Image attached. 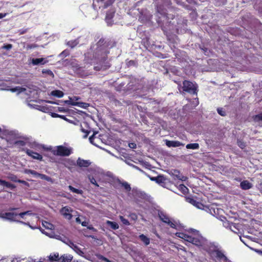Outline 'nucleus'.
Wrapping results in <instances>:
<instances>
[{"label":"nucleus","instance_id":"1","mask_svg":"<svg viewBox=\"0 0 262 262\" xmlns=\"http://www.w3.org/2000/svg\"><path fill=\"white\" fill-rule=\"evenodd\" d=\"M176 235L186 242L201 247L208 252L211 256H213L219 250L216 246L203 237L198 231L194 230L192 233L189 234L183 232H177Z\"/></svg>","mask_w":262,"mask_h":262},{"label":"nucleus","instance_id":"2","mask_svg":"<svg viewBox=\"0 0 262 262\" xmlns=\"http://www.w3.org/2000/svg\"><path fill=\"white\" fill-rule=\"evenodd\" d=\"M93 52L92 60H96L97 62H101L107 58V52L106 46L102 45L100 40L91 49Z\"/></svg>","mask_w":262,"mask_h":262},{"label":"nucleus","instance_id":"3","mask_svg":"<svg viewBox=\"0 0 262 262\" xmlns=\"http://www.w3.org/2000/svg\"><path fill=\"white\" fill-rule=\"evenodd\" d=\"M88 171V177L91 183L99 187L97 182H99L104 176L103 170L99 167H94L89 168Z\"/></svg>","mask_w":262,"mask_h":262},{"label":"nucleus","instance_id":"4","mask_svg":"<svg viewBox=\"0 0 262 262\" xmlns=\"http://www.w3.org/2000/svg\"><path fill=\"white\" fill-rule=\"evenodd\" d=\"M73 149L72 147L67 146V144L64 145L56 146L54 147L52 152L54 155L61 157H68L73 153Z\"/></svg>","mask_w":262,"mask_h":262},{"label":"nucleus","instance_id":"5","mask_svg":"<svg viewBox=\"0 0 262 262\" xmlns=\"http://www.w3.org/2000/svg\"><path fill=\"white\" fill-rule=\"evenodd\" d=\"M17 209V208H10L9 209V212L1 213L0 214V217L11 222H18L24 225H29L32 228L28 223H25L17 220V213L14 211Z\"/></svg>","mask_w":262,"mask_h":262},{"label":"nucleus","instance_id":"6","mask_svg":"<svg viewBox=\"0 0 262 262\" xmlns=\"http://www.w3.org/2000/svg\"><path fill=\"white\" fill-rule=\"evenodd\" d=\"M10 91L12 92H17V94H20L22 92H25V94L28 96H32L34 95L35 93H37L35 88H31L28 87V89L26 88L16 86L14 88L10 89Z\"/></svg>","mask_w":262,"mask_h":262},{"label":"nucleus","instance_id":"7","mask_svg":"<svg viewBox=\"0 0 262 262\" xmlns=\"http://www.w3.org/2000/svg\"><path fill=\"white\" fill-rule=\"evenodd\" d=\"M183 89L184 91L187 92L189 93L193 94H196L197 93L196 85L189 81L185 80L183 82Z\"/></svg>","mask_w":262,"mask_h":262},{"label":"nucleus","instance_id":"8","mask_svg":"<svg viewBox=\"0 0 262 262\" xmlns=\"http://www.w3.org/2000/svg\"><path fill=\"white\" fill-rule=\"evenodd\" d=\"M158 215L160 219V220L167 224L170 227L173 228H176V223L172 221L169 217L163 212L162 211H159L158 213Z\"/></svg>","mask_w":262,"mask_h":262},{"label":"nucleus","instance_id":"9","mask_svg":"<svg viewBox=\"0 0 262 262\" xmlns=\"http://www.w3.org/2000/svg\"><path fill=\"white\" fill-rule=\"evenodd\" d=\"M72 211L73 210L71 207L65 206L60 209V212L65 219L70 220L72 218L71 214Z\"/></svg>","mask_w":262,"mask_h":262},{"label":"nucleus","instance_id":"10","mask_svg":"<svg viewBox=\"0 0 262 262\" xmlns=\"http://www.w3.org/2000/svg\"><path fill=\"white\" fill-rule=\"evenodd\" d=\"M67 241L68 242V243H67L68 245L72 248L77 254L81 256H83L84 252L81 251V250L78 247V246H77L70 239H67Z\"/></svg>","mask_w":262,"mask_h":262},{"label":"nucleus","instance_id":"11","mask_svg":"<svg viewBox=\"0 0 262 262\" xmlns=\"http://www.w3.org/2000/svg\"><path fill=\"white\" fill-rule=\"evenodd\" d=\"M21 139L15 141L14 144L17 146L21 147L28 145L29 143V137H22Z\"/></svg>","mask_w":262,"mask_h":262},{"label":"nucleus","instance_id":"12","mask_svg":"<svg viewBox=\"0 0 262 262\" xmlns=\"http://www.w3.org/2000/svg\"><path fill=\"white\" fill-rule=\"evenodd\" d=\"M48 62V60L45 58L31 59V63L33 66L43 65L47 63Z\"/></svg>","mask_w":262,"mask_h":262},{"label":"nucleus","instance_id":"13","mask_svg":"<svg viewBox=\"0 0 262 262\" xmlns=\"http://www.w3.org/2000/svg\"><path fill=\"white\" fill-rule=\"evenodd\" d=\"M105 1V0H97L99 8H102L103 9H105L111 5L115 1V0H107L106 2L103 4Z\"/></svg>","mask_w":262,"mask_h":262},{"label":"nucleus","instance_id":"14","mask_svg":"<svg viewBox=\"0 0 262 262\" xmlns=\"http://www.w3.org/2000/svg\"><path fill=\"white\" fill-rule=\"evenodd\" d=\"M91 164L90 160H86L78 158L77 160V165L80 167H88Z\"/></svg>","mask_w":262,"mask_h":262},{"label":"nucleus","instance_id":"15","mask_svg":"<svg viewBox=\"0 0 262 262\" xmlns=\"http://www.w3.org/2000/svg\"><path fill=\"white\" fill-rule=\"evenodd\" d=\"M165 144L166 145L169 147H179L180 146H184V144L178 141H169L166 140H165Z\"/></svg>","mask_w":262,"mask_h":262},{"label":"nucleus","instance_id":"16","mask_svg":"<svg viewBox=\"0 0 262 262\" xmlns=\"http://www.w3.org/2000/svg\"><path fill=\"white\" fill-rule=\"evenodd\" d=\"M26 152L28 156L31 157L34 159L41 160L42 159V156L41 155L37 152H34L31 150L27 149Z\"/></svg>","mask_w":262,"mask_h":262},{"label":"nucleus","instance_id":"17","mask_svg":"<svg viewBox=\"0 0 262 262\" xmlns=\"http://www.w3.org/2000/svg\"><path fill=\"white\" fill-rule=\"evenodd\" d=\"M65 102L69 104H71L72 105H75V106H78L79 107H82V108H86L89 105V104L86 103L73 102L71 99H70V100H69L66 101Z\"/></svg>","mask_w":262,"mask_h":262},{"label":"nucleus","instance_id":"18","mask_svg":"<svg viewBox=\"0 0 262 262\" xmlns=\"http://www.w3.org/2000/svg\"><path fill=\"white\" fill-rule=\"evenodd\" d=\"M213 256H215L219 259L222 260L224 262H231L224 254L219 250L216 252Z\"/></svg>","mask_w":262,"mask_h":262},{"label":"nucleus","instance_id":"19","mask_svg":"<svg viewBox=\"0 0 262 262\" xmlns=\"http://www.w3.org/2000/svg\"><path fill=\"white\" fill-rule=\"evenodd\" d=\"M224 219H225V221H223V226L227 228H229V229H230L232 232H236V231L234 229H232V227H234L235 229H236V230H237V228L236 226V225L235 224H233V223H230L228 221H226V219L225 217H223Z\"/></svg>","mask_w":262,"mask_h":262},{"label":"nucleus","instance_id":"20","mask_svg":"<svg viewBox=\"0 0 262 262\" xmlns=\"http://www.w3.org/2000/svg\"><path fill=\"white\" fill-rule=\"evenodd\" d=\"M187 200L190 203H191L198 208L202 209L203 205L201 203L196 201L195 200L192 198H188Z\"/></svg>","mask_w":262,"mask_h":262},{"label":"nucleus","instance_id":"21","mask_svg":"<svg viewBox=\"0 0 262 262\" xmlns=\"http://www.w3.org/2000/svg\"><path fill=\"white\" fill-rule=\"evenodd\" d=\"M241 188L244 190H248L252 187V184L248 181H244L240 184Z\"/></svg>","mask_w":262,"mask_h":262},{"label":"nucleus","instance_id":"22","mask_svg":"<svg viewBox=\"0 0 262 262\" xmlns=\"http://www.w3.org/2000/svg\"><path fill=\"white\" fill-rule=\"evenodd\" d=\"M157 180L156 182L163 187L165 186L167 181V179L163 176H158Z\"/></svg>","mask_w":262,"mask_h":262},{"label":"nucleus","instance_id":"23","mask_svg":"<svg viewBox=\"0 0 262 262\" xmlns=\"http://www.w3.org/2000/svg\"><path fill=\"white\" fill-rule=\"evenodd\" d=\"M72 259V256L71 255L64 254L59 257L58 262H70Z\"/></svg>","mask_w":262,"mask_h":262},{"label":"nucleus","instance_id":"24","mask_svg":"<svg viewBox=\"0 0 262 262\" xmlns=\"http://www.w3.org/2000/svg\"><path fill=\"white\" fill-rule=\"evenodd\" d=\"M105 224L106 225L110 226L113 230H117L119 227L118 224L116 222H115L106 221L105 222Z\"/></svg>","mask_w":262,"mask_h":262},{"label":"nucleus","instance_id":"25","mask_svg":"<svg viewBox=\"0 0 262 262\" xmlns=\"http://www.w3.org/2000/svg\"><path fill=\"white\" fill-rule=\"evenodd\" d=\"M35 214L32 213L31 211H27L20 213H17V218L19 217L22 219H25L26 215H34Z\"/></svg>","mask_w":262,"mask_h":262},{"label":"nucleus","instance_id":"26","mask_svg":"<svg viewBox=\"0 0 262 262\" xmlns=\"http://www.w3.org/2000/svg\"><path fill=\"white\" fill-rule=\"evenodd\" d=\"M114 13L115 11L114 10H112L106 13L105 19L107 24H111V20L113 18Z\"/></svg>","mask_w":262,"mask_h":262},{"label":"nucleus","instance_id":"27","mask_svg":"<svg viewBox=\"0 0 262 262\" xmlns=\"http://www.w3.org/2000/svg\"><path fill=\"white\" fill-rule=\"evenodd\" d=\"M36 177H38L42 180H45L48 182H50L51 183H53V181L51 178L48 177L45 174H41L38 172V174H37Z\"/></svg>","mask_w":262,"mask_h":262},{"label":"nucleus","instance_id":"28","mask_svg":"<svg viewBox=\"0 0 262 262\" xmlns=\"http://www.w3.org/2000/svg\"><path fill=\"white\" fill-rule=\"evenodd\" d=\"M42 225L45 228H46L47 229H50V230H54V229H55V227L53 224H52L47 221H43L42 222Z\"/></svg>","mask_w":262,"mask_h":262},{"label":"nucleus","instance_id":"29","mask_svg":"<svg viewBox=\"0 0 262 262\" xmlns=\"http://www.w3.org/2000/svg\"><path fill=\"white\" fill-rule=\"evenodd\" d=\"M139 238L142 242H143L145 245H148L150 243V239L144 235V234H141L139 235Z\"/></svg>","mask_w":262,"mask_h":262},{"label":"nucleus","instance_id":"30","mask_svg":"<svg viewBox=\"0 0 262 262\" xmlns=\"http://www.w3.org/2000/svg\"><path fill=\"white\" fill-rule=\"evenodd\" d=\"M50 94L58 98H61L63 96V93L59 90L53 91L51 92Z\"/></svg>","mask_w":262,"mask_h":262},{"label":"nucleus","instance_id":"31","mask_svg":"<svg viewBox=\"0 0 262 262\" xmlns=\"http://www.w3.org/2000/svg\"><path fill=\"white\" fill-rule=\"evenodd\" d=\"M174 176L179 180H180L182 181H185L187 178L181 174H180V172L179 171H174V173L173 174Z\"/></svg>","mask_w":262,"mask_h":262},{"label":"nucleus","instance_id":"32","mask_svg":"<svg viewBox=\"0 0 262 262\" xmlns=\"http://www.w3.org/2000/svg\"><path fill=\"white\" fill-rule=\"evenodd\" d=\"M49 260L50 262L56 261L58 262V259L59 258V255L58 253L54 254L53 255L51 254L49 257Z\"/></svg>","mask_w":262,"mask_h":262},{"label":"nucleus","instance_id":"33","mask_svg":"<svg viewBox=\"0 0 262 262\" xmlns=\"http://www.w3.org/2000/svg\"><path fill=\"white\" fill-rule=\"evenodd\" d=\"M186 147L187 149H198L199 148V144L198 143H190L188 144Z\"/></svg>","mask_w":262,"mask_h":262},{"label":"nucleus","instance_id":"34","mask_svg":"<svg viewBox=\"0 0 262 262\" xmlns=\"http://www.w3.org/2000/svg\"><path fill=\"white\" fill-rule=\"evenodd\" d=\"M28 145L31 148H39L40 145L35 142H32L31 140V138L29 137V143H28Z\"/></svg>","mask_w":262,"mask_h":262},{"label":"nucleus","instance_id":"35","mask_svg":"<svg viewBox=\"0 0 262 262\" xmlns=\"http://www.w3.org/2000/svg\"><path fill=\"white\" fill-rule=\"evenodd\" d=\"M79 43V41L78 39H75L74 40H71L67 42V45L71 48H74L75 47L78 43Z\"/></svg>","mask_w":262,"mask_h":262},{"label":"nucleus","instance_id":"36","mask_svg":"<svg viewBox=\"0 0 262 262\" xmlns=\"http://www.w3.org/2000/svg\"><path fill=\"white\" fill-rule=\"evenodd\" d=\"M69 188L72 192H73L74 193H76L77 194H82V190L76 189L71 185L69 186Z\"/></svg>","mask_w":262,"mask_h":262},{"label":"nucleus","instance_id":"37","mask_svg":"<svg viewBox=\"0 0 262 262\" xmlns=\"http://www.w3.org/2000/svg\"><path fill=\"white\" fill-rule=\"evenodd\" d=\"M24 173H30L33 176H34L35 177H36L37 176V174H38V172H36V171L35 170H31V169H25L24 171Z\"/></svg>","mask_w":262,"mask_h":262},{"label":"nucleus","instance_id":"38","mask_svg":"<svg viewBox=\"0 0 262 262\" xmlns=\"http://www.w3.org/2000/svg\"><path fill=\"white\" fill-rule=\"evenodd\" d=\"M3 186H5L8 188H9L11 189H13L15 188V186L13 184H11L8 182H6L5 181H4V182H3Z\"/></svg>","mask_w":262,"mask_h":262},{"label":"nucleus","instance_id":"39","mask_svg":"<svg viewBox=\"0 0 262 262\" xmlns=\"http://www.w3.org/2000/svg\"><path fill=\"white\" fill-rule=\"evenodd\" d=\"M179 188L183 193H187L188 190V188L183 184H180L179 186Z\"/></svg>","mask_w":262,"mask_h":262},{"label":"nucleus","instance_id":"40","mask_svg":"<svg viewBox=\"0 0 262 262\" xmlns=\"http://www.w3.org/2000/svg\"><path fill=\"white\" fill-rule=\"evenodd\" d=\"M122 186L124 187V189L127 191H130L131 190V187L130 185L126 182H124L122 183Z\"/></svg>","mask_w":262,"mask_h":262},{"label":"nucleus","instance_id":"41","mask_svg":"<svg viewBox=\"0 0 262 262\" xmlns=\"http://www.w3.org/2000/svg\"><path fill=\"white\" fill-rule=\"evenodd\" d=\"M119 219L124 225H127V226H128L130 225L129 221L127 219L124 218L123 216L120 215Z\"/></svg>","mask_w":262,"mask_h":262},{"label":"nucleus","instance_id":"42","mask_svg":"<svg viewBox=\"0 0 262 262\" xmlns=\"http://www.w3.org/2000/svg\"><path fill=\"white\" fill-rule=\"evenodd\" d=\"M36 106V109L41 111L43 112H46L48 111V108L47 107L41 105H37Z\"/></svg>","mask_w":262,"mask_h":262},{"label":"nucleus","instance_id":"43","mask_svg":"<svg viewBox=\"0 0 262 262\" xmlns=\"http://www.w3.org/2000/svg\"><path fill=\"white\" fill-rule=\"evenodd\" d=\"M254 120L255 121H262V113L256 115L254 118Z\"/></svg>","mask_w":262,"mask_h":262},{"label":"nucleus","instance_id":"44","mask_svg":"<svg viewBox=\"0 0 262 262\" xmlns=\"http://www.w3.org/2000/svg\"><path fill=\"white\" fill-rule=\"evenodd\" d=\"M217 113L222 116H225L226 115V112L222 108H217Z\"/></svg>","mask_w":262,"mask_h":262},{"label":"nucleus","instance_id":"45","mask_svg":"<svg viewBox=\"0 0 262 262\" xmlns=\"http://www.w3.org/2000/svg\"><path fill=\"white\" fill-rule=\"evenodd\" d=\"M42 73L43 74H48V75H50V76H53V72L51 70H50L43 69L42 71Z\"/></svg>","mask_w":262,"mask_h":262},{"label":"nucleus","instance_id":"46","mask_svg":"<svg viewBox=\"0 0 262 262\" xmlns=\"http://www.w3.org/2000/svg\"><path fill=\"white\" fill-rule=\"evenodd\" d=\"M95 138V134H94L92 136L90 137L89 141L91 143H92V144H93L94 145L97 146L96 144L94 142Z\"/></svg>","mask_w":262,"mask_h":262},{"label":"nucleus","instance_id":"47","mask_svg":"<svg viewBox=\"0 0 262 262\" xmlns=\"http://www.w3.org/2000/svg\"><path fill=\"white\" fill-rule=\"evenodd\" d=\"M12 48V45L11 44H7V45H4L2 47V49H6L7 50H9Z\"/></svg>","mask_w":262,"mask_h":262},{"label":"nucleus","instance_id":"48","mask_svg":"<svg viewBox=\"0 0 262 262\" xmlns=\"http://www.w3.org/2000/svg\"><path fill=\"white\" fill-rule=\"evenodd\" d=\"M129 217L133 221H136L138 219V216L136 213H132L129 214Z\"/></svg>","mask_w":262,"mask_h":262},{"label":"nucleus","instance_id":"49","mask_svg":"<svg viewBox=\"0 0 262 262\" xmlns=\"http://www.w3.org/2000/svg\"><path fill=\"white\" fill-rule=\"evenodd\" d=\"M237 144L242 149H244L246 146L245 143L241 141H238Z\"/></svg>","mask_w":262,"mask_h":262},{"label":"nucleus","instance_id":"50","mask_svg":"<svg viewBox=\"0 0 262 262\" xmlns=\"http://www.w3.org/2000/svg\"><path fill=\"white\" fill-rule=\"evenodd\" d=\"M17 182L19 183H21L27 186H29V184L26 181H24V180H18L17 181Z\"/></svg>","mask_w":262,"mask_h":262},{"label":"nucleus","instance_id":"51","mask_svg":"<svg viewBox=\"0 0 262 262\" xmlns=\"http://www.w3.org/2000/svg\"><path fill=\"white\" fill-rule=\"evenodd\" d=\"M52 116L53 117H61V118H63L64 119H66L64 116H60V115H58V114H57L56 113H52Z\"/></svg>","mask_w":262,"mask_h":262},{"label":"nucleus","instance_id":"52","mask_svg":"<svg viewBox=\"0 0 262 262\" xmlns=\"http://www.w3.org/2000/svg\"><path fill=\"white\" fill-rule=\"evenodd\" d=\"M100 259H101L102 261H105V262H112L111 260L108 259L107 258L101 256L100 258Z\"/></svg>","mask_w":262,"mask_h":262},{"label":"nucleus","instance_id":"53","mask_svg":"<svg viewBox=\"0 0 262 262\" xmlns=\"http://www.w3.org/2000/svg\"><path fill=\"white\" fill-rule=\"evenodd\" d=\"M10 179L14 182H17V181L18 180L17 179V177L15 176H12L10 177Z\"/></svg>","mask_w":262,"mask_h":262},{"label":"nucleus","instance_id":"54","mask_svg":"<svg viewBox=\"0 0 262 262\" xmlns=\"http://www.w3.org/2000/svg\"><path fill=\"white\" fill-rule=\"evenodd\" d=\"M128 146L130 148H135L136 147V144L134 143H130L128 144Z\"/></svg>","mask_w":262,"mask_h":262},{"label":"nucleus","instance_id":"55","mask_svg":"<svg viewBox=\"0 0 262 262\" xmlns=\"http://www.w3.org/2000/svg\"><path fill=\"white\" fill-rule=\"evenodd\" d=\"M24 261H25V259L20 260L17 258H15L11 260V262H24Z\"/></svg>","mask_w":262,"mask_h":262},{"label":"nucleus","instance_id":"56","mask_svg":"<svg viewBox=\"0 0 262 262\" xmlns=\"http://www.w3.org/2000/svg\"><path fill=\"white\" fill-rule=\"evenodd\" d=\"M27 32V29H21L19 31L20 34H23Z\"/></svg>","mask_w":262,"mask_h":262},{"label":"nucleus","instance_id":"57","mask_svg":"<svg viewBox=\"0 0 262 262\" xmlns=\"http://www.w3.org/2000/svg\"><path fill=\"white\" fill-rule=\"evenodd\" d=\"M36 47V45H35L34 44H32V45H28L27 46V49H31V48H35Z\"/></svg>","mask_w":262,"mask_h":262},{"label":"nucleus","instance_id":"58","mask_svg":"<svg viewBox=\"0 0 262 262\" xmlns=\"http://www.w3.org/2000/svg\"><path fill=\"white\" fill-rule=\"evenodd\" d=\"M67 55V54L66 52V51H63L62 53H61L60 54H59V56L60 57H64V56H66Z\"/></svg>","mask_w":262,"mask_h":262},{"label":"nucleus","instance_id":"59","mask_svg":"<svg viewBox=\"0 0 262 262\" xmlns=\"http://www.w3.org/2000/svg\"><path fill=\"white\" fill-rule=\"evenodd\" d=\"M89 223L87 221H83L81 222V225L83 227H86L88 225Z\"/></svg>","mask_w":262,"mask_h":262},{"label":"nucleus","instance_id":"60","mask_svg":"<svg viewBox=\"0 0 262 262\" xmlns=\"http://www.w3.org/2000/svg\"><path fill=\"white\" fill-rule=\"evenodd\" d=\"M81 130H82V132L85 133V135H84V137L86 138L88 136L89 132L88 131H85V130H84L83 128H81Z\"/></svg>","mask_w":262,"mask_h":262},{"label":"nucleus","instance_id":"61","mask_svg":"<svg viewBox=\"0 0 262 262\" xmlns=\"http://www.w3.org/2000/svg\"><path fill=\"white\" fill-rule=\"evenodd\" d=\"M6 15V13H0V19L3 18Z\"/></svg>","mask_w":262,"mask_h":262},{"label":"nucleus","instance_id":"62","mask_svg":"<svg viewBox=\"0 0 262 262\" xmlns=\"http://www.w3.org/2000/svg\"><path fill=\"white\" fill-rule=\"evenodd\" d=\"M157 177L150 178V180L151 181H155V182H157Z\"/></svg>","mask_w":262,"mask_h":262},{"label":"nucleus","instance_id":"63","mask_svg":"<svg viewBox=\"0 0 262 262\" xmlns=\"http://www.w3.org/2000/svg\"><path fill=\"white\" fill-rule=\"evenodd\" d=\"M76 221L77 223H78L79 224H81V221H80V219H79V217H77L76 219Z\"/></svg>","mask_w":262,"mask_h":262},{"label":"nucleus","instance_id":"64","mask_svg":"<svg viewBox=\"0 0 262 262\" xmlns=\"http://www.w3.org/2000/svg\"><path fill=\"white\" fill-rule=\"evenodd\" d=\"M58 110L60 112H64V110L62 107H58Z\"/></svg>","mask_w":262,"mask_h":262}]
</instances>
